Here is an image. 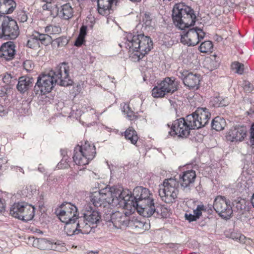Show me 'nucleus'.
Wrapping results in <instances>:
<instances>
[{
	"instance_id": "42",
	"label": "nucleus",
	"mask_w": 254,
	"mask_h": 254,
	"mask_svg": "<svg viewBox=\"0 0 254 254\" xmlns=\"http://www.w3.org/2000/svg\"><path fill=\"white\" fill-rule=\"evenodd\" d=\"M143 24L147 27H150L151 25L152 19L149 14L145 13L142 18Z\"/></svg>"
},
{
	"instance_id": "9",
	"label": "nucleus",
	"mask_w": 254,
	"mask_h": 254,
	"mask_svg": "<svg viewBox=\"0 0 254 254\" xmlns=\"http://www.w3.org/2000/svg\"><path fill=\"white\" fill-rule=\"evenodd\" d=\"M179 182L176 179H165L162 185L159 186L158 193L162 200L167 203L175 201L178 193Z\"/></svg>"
},
{
	"instance_id": "33",
	"label": "nucleus",
	"mask_w": 254,
	"mask_h": 254,
	"mask_svg": "<svg viewBox=\"0 0 254 254\" xmlns=\"http://www.w3.org/2000/svg\"><path fill=\"white\" fill-rule=\"evenodd\" d=\"M61 28L60 26L49 25L45 28V32L48 35L59 34L61 32Z\"/></svg>"
},
{
	"instance_id": "28",
	"label": "nucleus",
	"mask_w": 254,
	"mask_h": 254,
	"mask_svg": "<svg viewBox=\"0 0 254 254\" xmlns=\"http://www.w3.org/2000/svg\"><path fill=\"white\" fill-rule=\"evenodd\" d=\"M16 3L14 0H6L1 7L0 14L11 13L15 9Z\"/></svg>"
},
{
	"instance_id": "60",
	"label": "nucleus",
	"mask_w": 254,
	"mask_h": 254,
	"mask_svg": "<svg viewBox=\"0 0 254 254\" xmlns=\"http://www.w3.org/2000/svg\"><path fill=\"white\" fill-rule=\"evenodd\" d=\"M251 203L253 205V206L254 207V193L253 194L252 198H251Z\"/></svg>"
},
{
	"instance_id": "12",
	"label": "nucleus",
	"mask_w": 254,
	"mask_h": 254,
	"mask_svg": "<svg viewBox=\"0 0 254 254\" xmlns=\"http://www.w3.org/2000/svg\"><path fill=\"white\" fill-rule=\"evenodd\" d=\"M230 203V200L225 196L218 195L214 199L213 207L221 217L227 220L230 219L233 214Z\"/></svg>"
},
{
	"instance_id": "64",
	"label": "nucleus",
	"mask_w": 254,
	"mask_h": 254,
	"mask_svg": "<svg viewBox=\"0 0 254 254\" xmlns=\"http://www.w3.org/2000/svg\"><path fill=\"white\" fill-rule=\"evenodd\" d=\"M163 210H164V211L167 210L165 208H164V209H163Z\"/></svg>"
},
{
	"instance_id": "62",
	"label": "nucleus",
	"mask_w": 254,
	"mask_h": 254,
	"mask_svg": "<svg viewBox=\"0 0 254 254\" xmlns=\"http://www.w3.org/2000/svg\"><path fill=\"white\" fill-rule=\"evenodd\" d=\"M61 152H62V154L63 155L64 154V150H61Z\"/></svg>"
},
{
	"instance_id": "3",
	"label": "nucleus",
	"mask_w": 254,
	"mask_h": 254,
	"mask_svg": "<svg viewBox=\"0 0 254 254\" xmlns=\"http://www.w3.org/2000/svg\"><path fill=\"white\" fill-rule=\"evenodd\" d=\"M69 67L66 63H63L48 72L39 75L34 87L36 94L45 95L51 92L54 85L67 86L72 84L69 76Z\"/></svg>"
},
{
	"instance_id": "6",
	"label": "nucleus",
	"mask_w": 254,
	"mask_h": 254,
	"mask_svg": "<svg viewBox=\"0 0 254 254\" xmlns=\"http://www.w3.org/2000/svg\"><path fill=\"white\" fill-rule=\"evenodd\" d=\"M19 34L16 21L11 17L0 15V38L15 39Z\"/></svg>"
},
{
	"instance_id": "1",
	"label": "nucleus",
	"mask_w": 254,
	"mask_h": 254,
	"mask_svg": "<svg viewBox=\"0 0 254 254\" xmlns=\"http://www.w3.org/2000/svg\"><path fill=\"white\" fill-rule=\"evenodd\" d=\"M172 19L175 25L182 30L181 42L188 46H194L203 39L205 33L197 27L188 29L193 26L196 18L192 8L184 3L175 4L172 10Z\"/></svg>"
},
{
	"instance_id": "20",
	"label": "nucleus",
	"mask_w": 254,
	"mask_h": 254,
	"mask_svg": "<svg viewBox=\"0 0 254 254\" xmlns=\"http://www.w3.org/2000/svg\"><path fill=\"white\" fill-rule=\"evenodd\" d=\"M83 215L91 225L97 224L101 219L100 213L98 210L94 209L90 205H87Z\"/></svg>"
},
{
	"instance_id": "56",
	"label": "nucleus",
	"mask_w": 254,
	"mask_h": 254,
	"mask_svg": "<svg viewBox=\"0 0 254 254\" xmlns=\"http://www.w3.org/2000/svg\"><path fill=\"white\" fill-rule=\"evenodd\" d=\"M239 234H231V238L233 239V240H238V238H239Z\"/></svg>"
},
{
	"instance_id": "7",
	"label": "nucleus",
	"mask_w": 254,
	"mask_h": 254,
	"mask_svg": "<svg viewBox=\"0 0 254 254\" xmlns=\"http://www.w3.org/2000/svg\"><path fill=\"white\" fill-rule=\"evenodd\" d=\"M95 146L85 142L84 144L77 145L74 149L73 159L76 164L84 166L92 160L96 154Z\"/></svg>"
},
{
	"instance_id": "41",
	"label": "nucleus",
	"mask_w": 254,
	"mask_h": 254,
	"mask_svg": "<svg viewBox=\"0 0 254 254\" xmlns=\"http://www.w3.org/2000/svg\"><path fill=\"white\" fill-rule=\"evenodd\" d=\"M204 210V206L203 205H198L196 209L193 210V214L198 219L202 215V210Z\"/></svg>"
},
{
	"instance_id": "17",
	"label": "nucleus",
	"mask_w": 254,
	"mask_h": 254,
	"mask_svg": "<svg viewBox=\"0 0 254 254\" xmlns=\"http://www.w3.org/2000/svg\"><path fill=\"white\" fill-rule=\"evenodd\" d=\"M77 222H76V219L74 220L73 227H76L75 229H73L74 230H72V233H81L82 234H89L93 226H91V225L88 223L86 218L83 215V216H80L79 217H77Z\"/></svg>"
},
{
	"instance_id": "47",
	"label": "nucleus",
	"mask_w": 254,
	"mask_h": 254,
	"mask_svg": "<svg viewBox=\"0 0 254 254\" xmlns=\"http://www.w3.org/2000/svg\"><path fill=\"white\" fill-rule=\"evenodd\" d=\"M87 27L86 25H82L80 28L79 35L80 37L85 38V36L87 34Z\"/></svg>"
},
{
	"instance_id": "54",
	"label": "nucleus",
	"mask_w": 254,
	"mask_h": 254,
	"mask_svg": "<svg viewBox=\"0 0 254 254\" xmlns=\"http://www.w3.org/2000/svg\"><path fill=\"white\" fill-rule=\"evenodd\" d=\"M3 114V115L6 114L7 113V112L5 110V108L2 106L0 104V115L2 116L1 114Z\"/></svg>"
},
{
	"instance_id": "27",
	"label": "nucleus",
	"mask_w": 254,
	"mask_h": 254,
	"mask_svg": "<svg viewBox=\"0 0 254 254\" xmlns=\"http://www.w3.org/2000/svg\"><path fill=\"white\" fill-rule=\"evenodd\" d=\"M25 202H18L14 203L10 208L9 214L10 215L18 219H20L21 216V213Z\"/></svg>"
},
{
	"instance_id": "18",
	"label": "nucleus",
	"mask_w": 254,
	"mask_h": 254,
	"mask_svg": "<svg viewBox=\"0 0 254 254\" xmlns=\"http://www.w3.org/2000/svg\"><path fill=\"white\" fill-rule=\"evenodd\" d=\"M196 178L195 172L192 170H188L180 175V183L181 187L190 189L191 187Z\"/></svg>"
},
{
	"instance_id": "2",
	"label": "nucleus",
	"mask_w": 254,
	"mask_h": 254,
	"mask_svg": "<svg viewBox=\"0 0 254 254\" xmlns=\"http://www.w3.org/2000/svg\"><path fill=\"white\" fill-rule=\"evenodd\" d=\"M127 190L128 194L127 196H121V206L128 208V206H132L135 208L138 212L143 217H149L153 215L154 217H167V214L165 211H162V209L160 207H155L152 194L150 190L141 186L135 187L132 192L128 190Z\"/></svg>"
},
{
	"instance_id": "21",
	"label": "nucleus",
	"mask_w": 254,
	"mask_h": 254,
	"mask_svg": "<svg viewBox=\"0 0 254 254\" xmlns=\"http://www.w3.org/2000/svg\"><path fill=\"white\" fill-rule=\"evenodd\" d=\"M111 220L116 227L127 226L129 225L130 220L126 213L117 211L113 213Z\"/></svg>"
},
{
	"instance_id": "36",
	"label": "nucleus",
	"mask_w": 254,
	"mask_h": 254,
	"mask_svg": "<svg viewBox=\"0 0 254 254\" xmlns=\"http://www.w3.org/2000/svg\"><path fill=\"white\" fill-rule=\"evenodd\" d=\"M122 111L127 114V116L129 120L132 121L136 119V116L134 112L131 110L128 104H124Z\"/></svg>"
},
{
	"instance_id": "45",
	"label": "nucleus",
	"mask_w": 254,
	"mask_h": 254,
	"mask_svg": "<svg viewBox=\"0 0 254 254\" xmlns=\"http://www.w3.org/2000/svg\"><path fill=\"white\" fill-rule=\"evenodd\" d=\"M243 88L247 93H250L253 90V85L249 81H245L243 83Z\"/></svg>"
},
{
	"instance_id": "5",
	"label": "nucleus",
	"mask_w": 254,
	"mask_h": 254,
	"mask_svg": "<svg viewBox=\"0 0 254 254\" xmlns=\"http://www.w3.org/2000/svg\"><path fill=\"white\" fill-rule=\"evenodd\" d=\"M125 47L131 53L130 57L134 61H139L153 48V42L149 37L143 34L127 36Z\"/></svg>"
},
{
	"instance_id": "63",
	"label": "nucleus",
	"mask_w": 254,
	"mask_h": 254,
	"mask_svg": "<svg viewBox=\"0 0 254 254\" xmlns=\"http://www.w3.org/2000/svg\"><path fill=\"white\" fill-rule=\"evenodd\" d=\"M114 2H115L116 3L117 2V0H112Z\"/></svg>"
},
{
	"instance_id": "55",
	"label": "nucleus",
	"mask_w": 254,
	"mask_h": 254,
	"mask_svg": "<svg viewBox=\"0 0 254 254\" xmlns=\"http://www.w3.org/2000/svg\"><path fill=\"white\" fill-rule=\"evenodd\" d=\"M245 239H246L245 236H244L243 235L239 234L238 240L240 243H245Z\"/></svg>"
},
{
	"instance_id": "25",
	"label": "nucleus",
	"mask_w": 254,
	"mask_h": 254,
	"mask_svg": "<svg viewBox=\"0 0 254 254\" xmlns=\"http://www.w3.org/2000/svg\"><path fill=\"white\" fill-rule=\"evenodd\" d=\"M114 2L112 0H98V12L102 15H108L110 14V11L112 4Z\"/></svg>"
},
{
	"instance_id": "53",
	"label": "nucleus",
	"mask_w": 254,
	"mask_h": 254,
	"mask_svg": "<svg viewBox=\"0 0 254 254\" xmlns=\"http://www.w3.org/2000/svg\"><path fill=\"white\" fill-rule=\"evenodd\" d=\"M189 73V72H188V71L184 70L183 72H179L180 75H179V76L183 80V78H185L186 76H187Z\"/></svg>"
},
{
	"instance_id": "14",
	"label": "nucleus",
	"mask_w": 254,
	"mask_h": 254,
	"mask_svg": "<svg viewBox=\"0 0 254 254\" xmlns=\"http://www.w3.org/2000/svg\"><path fill=\"white\" fill-rule=\"evenodd\" d=\"M189 115L193 117L196 125V129H198L207 124L211 114L206 108H198L194 113Z\"/></svg>"
},
{
	"instance_id": "58",
	"label": "nucleus",
	"mask_w": 254,
	"mask_h": 254,
	"mask_svg": "<svg viewBox=\"0 0 254 254\" xmlns=\"http://www.w3.org/2000/svg\"><path fill=\"white\" fill-rule=\"evenodd\" d=\"M248 113L249 115H252L253 114H254V106L250 109L249 111H248Z\"/></svg>"
},
{
	"instance_id": "24",
	"label": "nucleus",
	"mask_w": 254,
	"mask_h": 254,
	"mask_svg": "<svg viewBox=\"0 0 254 254\" xmlns=\"http://www.w3.org/2000/svg\"><path fill=\"white\" fill-rule=\"evenodd\" d=\"M22 211L21 216L19 220L27 222L33 218L35 213V208L31 205L25 202Z\"/></svg>"
},
{
	"instance_id": "59",
	"label": "nucleus",
	"mask_w": 254,
	"mask_h": 254,
	"mask_svg": "<svg viewBox=\"0 0 254 254\" xmlns=\"http://www.w3.org/2000/svg\"><path fill=\"white\" fill-rule=\"evenodd\" d=\"M87 254H99V251H89L87 253Z\"/></svg>"
},
{
	"instance_id": "22",
	"label": "nucleus",
	"mask_w": 254,
	"mask_h": 254,
	"mask_svg": "<svg viewBox=\"0 0 254 254\" xmlns=\"http://www.w3.org/2000/svg\"><path fill=\"white\" fill-rule=\"evenodd\" d=\"M34 82L33 77L24 76L19 78L16 88L21 93H24L32 87Z\"/></svg>"
},
{
	"instance_id": "32",
	"label": "nucleus",
	"mask_w": 254,
	"mask_h": 254,
	"mask_svg": "<svg viewBox=\"0 0 254 254\" xmlns=\"http://www.w3.org/2000/svg\"><path fill=\"white\" fill-rule=\"evenodd\" d=\"M129 225L135 229L145 230L147 229V224L139 218H133L130 220Z\"/></svg>"
},
{
	"instance_id": "15",
	"label": "nucleus",
	"mask_w": 254,
	"mask_h": 254,
	"mask_svg": "<svg viewBox=\"0 0 254 254\" xmlns=\"http://www.w3.org/2000/svg\"><path fill=\"white\" fill-rule=\"evenodd\" d=\"M248 128L244 126H236L229 130L226 138L231 142L242 141L247 136Z\"/></svg>"
},
{
	"instance_id": "10",
	"label": "nucleus",
	"mask_w": 254,
	"mask_h": 254,
	"mask_svg": "<svg viewBox=\"0 0 254 254\" xmlns=\"http://www.w3.org/2000/svg\"><path fill=\"white\" fill-rule=\"evenodd\" d=\"M178 89V84L174 77H166L160 83H157L152 90L154 98H162L169 93H173Z\"/></svg>"
},
{
	"instance_id": "30",
	"label": "nucleus",
	"mask_w": 254,
	"mask_h": 254,
	"mask_svg": "<svg viewBox=\"0 0 254 254\" xmlns=\"http://www.w3.org/2000/svg\"><path fill=\"white\" fill-rule=\"evenodd\" d=\"M125 138L129 140L132 144H135L138 139L136 131L132 127H129L125 131Z\"/></svg>"
},
{
	"instance_id": "19",
	"label": "nucleus",
	"mask_w": 254,
	"mask_h": 254,
	"mask_svg": "<svg viewBox=\"0 0 254 254\" xmlns=\"http://www.w3.org/2000/svg\"><path fill=\"white\" fill-rule=\"evenodd\" d=\"M15 45L12 42L4 43L0 48V57L6 61L13 59L15 54Z\"/></svg>"
},
{
	"instance_id": "44",
	"label": "nucleus",
	"mask_w": 254,
	"mask_h": 254,
	"mask_svg": "<svg viewBox=\"0 0 254 254\" xmlns=\"http://www.w3.org/2000/svg\"><path fill=\"white\" fill-rule=\"evenodd\" d=\"M221 96H218L213 98L210 101V105L214 107H220V101H221Z\"/></svg>"
},
{
	"instance_id": "46",
	"label": "nucleus",
	"mask_w": 254,
	"mask_h": 254,
	"mask_svg": "<svg viewBox=\"0 0 254 254\" xmlns=\"http://www.w3.org/2000/svg\"><path fill=\"white\" fill-rule=\"evenodd\" d=\"M209 63L210 64V70H213L214 69L217 68L219 65V63L215 61V57L214 60L210 59Z\"/></svg>"
},
{
	"instance_id": "4",
	"label": "nucleus",
	"mask_w": 254,
	"mask_h": 254,
	"mask_svg": "<svg viewBox=\"0 0 254 254\" xmlns=\"http://www.w3.org/2000/svg\"><path fill=\"white\" fill-rule=\"evenodd\" d=\"M127 190H123V189L117 187L106 188L100 190L98 192H95L90 196V202L95 207H104L111 204L112 206L119 205L121 206V195L127 196ZM127 197L128 196H127Z\"/></svg>"
},
{
	"instance_id": "31",
	"label": "nucleus",
	"mask_w": 254,
	"mask_h": 254,
	"mask_svg": "<svg viewBox=\"0 0 254 254\" xmlns=\"http://www.w3.org/2000/svg\"><path fill=\"white\" fill-rule=\"evenodd\" d=\"M34 34L35 36H36L38 42L39 43L40 42L41 44L44 45H48L49 44L51 43L53 41L51 36L48 35L47 33L43 34L35 31Z\"/></svg>"
},
{
	"instance_id": "8",
	"label": "nucleus",
	"mask_w": 254,
	"mask_h": 254,
	"mask_svg": "<svg viewBox=\"0 0 254 254\" xmlns=\"http://www.w3.org/2000/svg\"><path fill=\"white\" fill-rule=\"evenodd\" d=\"M192 116L188 115L186 118H181L174 121L172 125V135H178L179 137L186 138L190 130L196 129V123Z\"/></svg>"
},
{
	"instance_id": "52",
	"label": "nucleus",
	"mask_w": 254,
	"mask_h": 254,
	"mask_svg": "<svg viewBox=\"0 0 254 254\" xmlns=\"http://www.w3.org/2000/svg\"><path fill=\"white\" fill-rule=\"evenodd\" d=\"M84 39L85 38L83 37H80V36H78L76 41H75L74 45L77 47H79L81 46L85 41Z\"/></svg>"
},
{
	"instance_id": "11",
	"label": "nucleus",
	"mask_w": 254,
	"mask_h": 254,
	"mask_svg": "<svg viewBox=\"0 0 254 254\" xmlns=\"http://www.w3.org/2000/svg\"><path fill=\"white\" fill-rule=\"evenodd\" d=\"M59 219L63 223L74 222V219H77V208L71 203L66 202L61 205L55 212Z\"/></svg>"
},
{
	"instance_id": "34",
	"label": "nucleus",
	"mask_w": 254,
	"mask_h": 254,
	"mask_svg": "<svg viewBox=\"0 0 254 254\" xmlns=\"http://www.w3.org/2000/svg\"><path fill=\"white\" fill-rule=\"evenodd\" d=\"M26 45L28 48L33 49L39 48V43L34 33L27 40Z\"/></svg>"
},
{
	"instance_id": "29",
	"label": "nucleus",
	"mask_w": 254,
	"mask_h": 254,
	"mask_svg": "<svg viewBox=\"0 0 254 254\" xmlns=\"http://www.w3.org/2000/svg\"><path fill=\"white\" fill-rule=\"evenodd\" d=\"M225 126V120L220 117H215L211 122L212 128L217 131H220L223 129Z\"/></svg>"
},
{
	"instance_id": "39",
	"label": "nucleus",
	"mask_w": 254,
	"mask_h": 254,
	"mask_svg": "<svg viewBox=\"0 0 254 254\" xmlns=\"http://www.w3.org/2000/svg\"><path fill=\"white\" fill-rule=\"evenodd\" d=\"M54 41L57 44L58 47L65 46L68 42L67 39L65 37H60L56 38Z\"/></svg>"
},
{
	"instance_id": "50",
	"label": "nucleus",
	"mask_w": 254,
	"mask_h": 254,
	"mask_svg": "<svg viewBox=\"0 0 254 254\" xmlns=\"http://www.w3.org/2000/svg\"><path fill=\"white\" fill-rule=\"evenodd\" d=\"M221 101H220V107H225L230 104V101L228 98H223L221 97Z\"/></svg>"
},
{
	"instance_id": "35",
	"label": "nucleus",
	"mask_w": 254,
	"mask_h": 254,
	"mask_svg": "<svg viewBox=\"0 0 254 254\" xmlns=\"http://www.w3.org/2000/svg\"><path fill=\"white\" fill-rule=\"evenodd\" d=\"M213 48L212 43L210 41H205L202 42L199 47V50L201 53H206Z\"/></svg>"
},
{
	"instance_id": "61",
	"label": "nucleus",
	"mask_w": 254,
	"mask_h": 254,
	"mask_svg": "<svg viewBox=\"0 0 254 254\" xmlns=\"http://www.w3.org/2000/svg\"><path fill=\"white\" fill-rule=\"evenodd\" d=\"M43 1L46 2L47 3H51L53 0H42Z\"/></svg>"
},
{
	"instance_id": "38",
	"label": "nucleus",
	"mask_w": 254,
	"mask_h": 254,
	"mask_svg": "<svg viewBox=\"0 0 254 254\" xmlns=\"http://www.w3.org/2000/svg\"><path fill=\"white\" fill-rule=\"evenodd\" d=\"M65 226L64 227V229L68 236H72L73 235L78 234L79 233L76 232V233H72V230H74L73 229H75L76 227H73V223L67 222L65 223Z\"/></svg>"
},
{
	"instance_id": "40",
	"label": "nucleus",
	"mask_w": 254,
	"mask_h": 254,
	"mask_svg": "<svg viewBox=\"0 0 254 254\" xmlns=\"http://www.w3.org/2000/svg\"><path fill=\"white\" fill-rule=\"evenodd\" d=\"M23 65L24 68L28 71L32 70L34 67V63L31 60H26L24 62Z\"/></svg>"
},
{
	"instance_id": "57",
	"label": "nucleus",
	"mask_w": 254,
	"mask_h": 254,
	"mask_svg": "<svg viewBox=\"0 0 254 254\" xmlns=\"http://www.w3.org/2000/svg\"><path fill=\"white\" fill-rule=\"evenodd\" d=\"M4 206L2 200L0 199V212H2L4 209Z\"/></svg>"
},
{
	"instance_id": "13",
	"label": "nucleus",
	"mask_w": 254,
	"mask_h": 254,
	"mask_svg": "<svg viewBox=\"0 0 254 254\" xmlns=\"http://www.w3.org/2000/svg\"><path fill=\"white\" fill-rule=\"evenodd\" d=\"M64 244L61 241L48 240L46 238H36L33 242V246L41 250L60 251Z\"/></svg>"
},
{
	"instance_id": "26",
	"label": "nucleus",
	"mask_w": 254,
	"mask_h": 254,
	"mask_svg": "<svg viewBox=\"0 0 254 254\" xmlns=\"http://www.w3.org/2000/svg\"><path fill=\"white\" fill-rule=\"evenodd\" d=\"M114 2L112 0H98V12L102 15H108L110 14V11L112 4Z\"/></svg>"
},
{
	"instance_id": "37",
	"label": "nucleus",
	"mask_w": 254,
	"mask_h": 254,
	"mask_svg": "<svg viewBox=\"0 0 254 254\" xmlns=\"http://www.w3.org/2000/svg\"><path fill=\"white\" fill-rule=\"evenodd\" d=\"M232 68L235 70V72L242 74L244 72V65L238 62H235L232 64Z\"/></svg>"
},
{
	"instance_id": "51",
	"label": "nucleus",
	"mask_w": 254,
	"mask_h": 254,
	"mask_svg": "<svg viewBox=\"0 0 254 254\" xmlns=\"http://www.w3.org/2000/svg\"><path fill=\"white\" fill-rule=\"evenodd\" d=\"M250 142L252 145H254V123L252 125L250 131Z\"/></svg>"
},
{
	"instance_id": "49",
	"label": "nucleus",
	"mask_w": 254,
	"mask_h": 254,
	"mask_svg": "<svg viewBox=\"0 0 254 254\" xmlns=\"http://www.w3.org/2000/svg\"><path fill=\"white\" fill-rule=\"evenodd\" d=\"M185 218L186 220H188L190 222L196 221L197 219L194 214H191L190 213H186L185 214Z\"/></svg>"
},
{
	"instance_id": "48",
	"label": "nucleus",
	"mask_w": 254,
	"mask_h": 254,
	"mask_svg": "<svg viewBox=\"0 0 254 254\" xmlns=\"http://www.w3.org/2000/svg\"><path fill=\"white\" fill-rule=\"evenodd\" d=\"M12 76L10 74H5L2 77V81L6 84H10L12 81Z\"/></svg>"
},
{
	"instance_id": "43",
	"label": "nucleus",
	"mask_w": 254,
	"mask_h": 254,
	"mask_svg": "<svg viewBox=\"0 0 254 254\" xmlns=\"http://www.w3.org/2000/svg\"><path fill=\"white\" fill-rule=\"evenodd\" d=\"M17 18L21 22H24L27 20L28 16L25 11H20L18 13Z\"/></svg>"
},
{
	"instance_id": "16",
	"label": "nucleus",
	"mask_w": 254,
	"mask_h": 254,
	"mask_svg": "<svg viewBox=\"0 0 254 254\" xmlns=\"http://www.w3.org/2000/svg\"><path fill=\"white\" fill-rule=\"evenodd\" d=\"M47 9H51L52 14L59 15L61 18L67 20L71 18L73 16V10L69 3H66L60 7L57 4L53 6L48 7L47 5H45Z\"/></svg>"
},
{
	"instance_id": "23",
	"label": "nucleus",
	"mask_w": 254,
	"mask_h": 254,
	"mask_svg": "<svg viewBox=\"0 0 254 254\" xmlns=\"http://www.w3.org/2000/svg\"><path fill=\"white\" fill-rule=\"evenodd\" d=\"M200 81V75L192 72H189L188 75L183 78V83L185 85L188 87L190 89H193L194 88L197 89Z\"/></svg>"
}]
</instances>
